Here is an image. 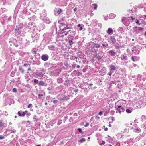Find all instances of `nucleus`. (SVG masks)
<instances>
[{
    "instance_id": "obj_40",
    "label": "nucleus",
    "mask_w": 146,
    "mask_h": 146,
    "mask_svg": "<svg viewBox=\"0 0 146 146\" xmlns=\"http://www.w3.org/2000/svg\"><path fill=\"white\" fill-rule=\"evenodd\" d=\"M108 129L107 128H104V131H106L108 130Z\"/></svg>"
},
{
    "instance_id": "obj_55",
    "label": "nucleus",
    "mask_w": 146,
    "mask_h": 146,
    "mask_svg": "<svg viewBox=\"0 0 146 146\" xmlns=\"http://www.w3.org/2000/svg\"><path fill=\"white\" fill-rule=\"evenodd\" d=\"M100 113H100V111L98 113V114L100 115Z\"/></svg>"
},
{
    "instance_id": "obj_38",
    "label": "nucleus",
    "mask_w": 146,
    "mask_h": 146,
    "mask_svg": "<svg viewBox=\"0 0 146 146\" xmlns=\"http://www.w3.org/2000/svg\"><path fill=\"white\" fill-rule=\"evenodd\" d=\"M111 122H109V127H111Z\"/></svg>"
},
{
    "instance_id": "obj_14",
    "label": "nucleus",
    "mask_w": 146,
    "mask_h": 146,
    "mask_svg": "<svg viewBox=\"0 0 146 146\" xmlns=\"http://www.w3.org/2000/svg\"><path fill=\"white\" fill-rule=\"evenodd\" d=\"M86 140L84 138H82L80 140V141L81 142H84Z\"/></svg>"
},
{
    "instance_id": "obj_13",
    "label": "nucleus",
    "mask_w": 146,
    "mask_h": 146,
    "mask_svg": "<svg viewBox=\"0 0 146 146\" xmlns=\"http://www.w3.org/2000/svg\"><path fill=\"white\" fill-rule=\"evenodd\" d=\"M44 84V82L42 81H40L39 82V83L38 84V85L39 86H43Z\"/></svg>"
},
{
    "instance_id": "obj_22",
    "label": "nucleus",
    "mask_w": 146,
    "mask_h": 146,
    "mask_svg": "<svg viewBox=\"0 0 146 146\" xmlns=\"http://www.w3.org/2000/svg\"><path fill=\"white\" fill-rule=\"evenodd\" d=\"M4 136L5 135L3 136L1 135H0V139H4L5 138Z\"/></svg>"
},
{
    "instance_id": "obj_64",
    "label": "nucleus",
    "mask_w": 146,
    "mask_h": 146,
    "mask_svg": "<svg viewBox=\"0 0 146 146\" xmlns=\"http://www.w3.org/2000/svg\"><path fill=\"white\" fill-rule=\"evenodd\" d=\"M145 34L146 35V32L145 33Z\"/></svg>"
},
{
    "instance_id": "obj_58",
    "label": "nucleus",
    "mask_w": 146,
    "mask_h": 146,
    "mask_svg": "<svg viewBox=\"0 0 146 146\" xmlns=\"http://www.w3.org/2000/svg\"><path fill=\"white\" fill-rule=\"evenodd\" d=\"M36 146H40V145H36Z\"/></svg>"
},
{
    "instance_id": "obj_53",
    "label": "nucleus",
    "mask_w": 146,
    "mask_h": 146,
    "mask_svg": "<svg viewBox=\"0 0 146 146\" xmlns=\"http://www.w3.org/2000/svg\"><path fill=\"white\" fill-rule=\"evenodd\" d=\"M30 25H31V26H32V25H33V24L32 23H31V24H30Z\"/></svg>"
},
{
    "instance_id": "obj_19",
    "label": "nucleus",
    "mask_w": 146,
    "mask_h": 146,
    "mask_svg": "<svg viewBox=\"0 0 146 146\" xmlns=\"http://www.w3.org/2000/svg\"><path fill=\"white\" fill-rule=\"evenodd\" d=\"M78 130L79 131V132H80V133H81L82 134H83L84 133V132L82 131V129L81 128H78Z\"/></svg>"
},
{
    "instance_id": "obj_56",
    "label": "nucleus",
    "mask_w": 146,
    "mask_h": 146,
    "mask_svg": "<svg viewBox=\"0 0 146 146\" xmlns=\"http://www.w3.org/2000/svg\"><path fill=\"white\" fill-rule=\"evenodd\" d=\"M24 71L23 70H22V73H23Z\"/></svg>"
},
{
    "instance_id": "obj_48",
    "label": "nucleus",
    "mask_w": 146,
    "mask_h": 146,
    "mask_svg": "<svg viewBox=\"0 0 146 146\" xmlns=\"http://www.w3.org/2000/svg\"><path fill=\"white\" fill-rule=\"evenodd\" d=\"M92 85H93V84H89V86H89V87H91V86H92Z\"/></svg>"
},
{
    "instance_id": "obj_23",
    "label": "nucleus",
    "mask_w": 146,
    "mask_h": 146,
    "mask_svg": "<svg viewBox=\"0 0 146 146\" xmlns=\"http://www.w3.org/2000/svg\"><path fill=\"white\" fill-rule=\"evenodd\" d=\"M136 47L134 46V47H133V49L132 50V52L135 51H136Z\"/></svg>"
},
{
    "instance_id": "obj_4",
    "label": "nucleus",
    "mask_w": 146,
    "mask_h": 146,
    "mask_svg": "<svg viewBox=\"0 0 146 146\" xmlns=\"http://www.w3.org/2000/svg\"><path fill=\"white\" fill-rule=\"evenodd\" d=\"M143 29V28L142 27H138V29H137V27H134L133 28V29L134 30V32H135V33H137V32H136L137 30H138V31H139L140 30H142Z\"/></svg>"
},
{
    "instance_id": "obj_11",
    "label": "nucleus",
    "mask_w": 146,
    "mask_h": 146,
    "mask_svg": "<svg viewBox=\"0 0 146 146\" xmlns=\"http://www.w3.org/2000/svg\"><path fill=\"white\" fill-rule=\"evenodd\" d=\"M141 131V129H135L134 130V131L137 133L140 132Z\"/></svg>"
},
{
    "instance_id": "obj_52",
    "label": "nucleus",
    "mask_w": 146,
    "mask_h": 146,
    "mask_svg": "<svg viewBox=\"0 0 146 146\" xmlns=\"http://www.w3.org/2000/svg\"><path fill=\"white\" fill-rule=\"evenodd\" d=\"M111 74H112L111 73H110L109 74V75L110 76H111Z\"/></svg>"
},
{
    "instance_id": "obj_57",
    "label": "nucleus",
    "mask_w": 146,
    "mask_h": 146,
    "mask_svg": "<svg viewBox=\"0 0 146 146\" xmlns=\"http://www.w3.org/2000/svg\"><path fill=\"white\" fill-rule=\"evenodd\" d=\"M116 113H119V111H118L117 110V111H116Z\"/></svg>"
},
{
    "instance_id": "obj_10",
    "label": "nucleus",
    "mask_w": 146,
    "mask_h": 146,
    "mask_svg": "<svg viewBox=\"0 0 146 146\" xmlns=\"http://www.w3.org/2000/svg\"><path fill=\"white\" fill-rule=\"evenodd\" d=\"M62 11V10L61 8H59L57 10V12L58 15H59Z\"/></svg>"
},
{
    "instance_id": "obj_51",
    "label": "nucleus",
    "mask_w": 146,
    "mask_h": 146,
    "mask_svg": "<svg viewBox=\"0 0 146 146\" xmlns=\"http://www.w3.org/2000/svg\"><path fill=\"white\" fill-rule=\"evenodd\" d=\"M45 105H47V102H45Z\"/></svg>"
},
{
    "instance_id": "obj_31",
    "label": "nucleus",
    "mask_w": 146,
    "mask_h": 146,
    "mask_svg": "<svg viewBox=\"0 0 146 146\" xmlns=\"http://www.w3.org/2000/svg\"><path fill=\"white\" fill-rule=\"evenodd\" d=\"M89 125V123H87L86 125H84L85 127H87Z\"/></svg>"
},
{
    "instance_id": "obj_5",
    "label": "nucleus",
    "mask_w": 146,
    "mask_h": 146,
    "mask_svg": "<svg viewBox=\"0 0 146 146\" xmlns=\"http://www.w3.org/2000/svg\"><path fill=\"white\" fill-rule=\"evenodd\" d=\"M106 32L109 35L112 34L113 33V30L112 28H109L107 30Z\"/></svg>"
},
{
    "instance_id": "obj_9",
    "label": "nucleus",
    "mask_w": 146,
    "mask_h": 146,
    "mask_svg": "<svg viewBox=\"0 0 146 146\" xmlns=\"http://www.w3.org/2000/svg\"><path fill=\"white\" fill-rule=\"evenodd\" d=\"M110 68L111 70H116V68L113 65H111L110 66Z\"/></svg>"
},
{
    "instance_id": "obj_27",
    "label": "nucleus",
    "mask_w": 146,
    "mask_h": 146,
    "mask_svg": "<svg viewBox=\"0 0 146 146\" xmlns=\"http://www.w3.org/2000/svg\"><path fill=\"white\" fill-rule=\"evenodd\" d=\"M57 102H58L57 100H53V102L55 104V103H56Z\"/></svg>"
},
{
    "instance_id": "obj_3",
    "label": "nucleus",
    "mask_w": 146,
    "mask_h": 146,
    "mask_svg": "<svg viewBox=\"0 0 146 146\" xmlns=\"http://www.w3.org/2000/svg\"><path fill=\"white\" fill-rule=\"evenodd\" d=\"M48 58V56L47 55H42L41 57V59L44 61H46Z\"/></svg>"
},
{
    "instance_id": "obj_50",
    "label": "nucleus",
    "mask_w": 146,
    "mask_h": 146,
    "mask_svg": "<svg viewBox=\"0 0 146 146\" xmlns=\"http://www.w3.org/2000/svg\"><path fill=\"white\" fill-rule=\"evenodd\" d=\"M34 117H36V116H34V118H33V119H35V120H36V118H34Z\"/></svg>"
},
{
    "instance_id": "obj_26",
    "label": "nucleus",
    "mask_w": 146,
    "mask_h": 146,
    "mask_svg": "<svg viewBox=\"0 0 146 146\" xmlns=\"http://www.w3.org/2000/svg\"><path fill=\"white\" fill-rule=\"evenodd\" d=\"M12 91L13 92H17V89L15 88H14L13 89Z\"/></svg>"
},
{
    "instance_id": "obj_15",
    "label": "nucleus",
    "mask_w": 146,
    "mask_h": 146,
    "mask_svg": "<svg viewBox=\"0 0 146 146\" xmlns=\"http://www.w3.org/2000/svg\"><path fill=\"white\" fill-rule=\"evenodd\" d=\"M92 5L94 6V8L95 9H96L97 8V5L96 4H93Z\"/></svg>"
},
{
    "instance_id": "obj_42",
    "label": "nucleus",
    "mask_w": 146,
    "mask_h": 146,
    "mask_svg": "<svg viewBox=\"0 0 146 146\" xmlns=\"http://www.w3.org/2000/svg\"><path fill=\"white\" fill-rule=\"evenodd\" d=\"M77 9L76 8H75L74 9V11H77Z\"/></svg>"
},
{
    "instance_id": "obj_35",
    "label": "nucleus",
    "mask_w": 146,
    "mask_h": 146,
    "mask_svg": "<svg viewBox=\"0 0 146 146\" xmlns=\"http://www.w3.org/2000/svg\"><path fill=\"white\" fill-rule=\"evenodd\" d=\"M74 91L75 92H76L78 91V89H76L74 90Z\"/></svg>"
},
{
    "instance_id": "obj_25",
    "label": "nucleus",
    "mask_w": 146,
    "mask_h": 146,
    "mask_svg": "<svg viewBox=\"0 0 146 146\" xmlns=\"http://www.w3.org/2000/svg\"><path fill=\"white\" fill-rule=\"evenodd\" d=\"M38 80L36 79H35L34 80V82L35 83H38Z\"/></svg>"
},
{
    "instance_id": "obj_46",
    "label": "nucleus",
    "mask_w": 146,
    "mask_h": 146,
    "mask_svg": "<svg viewBox=\"0 0 146 146\" xmlns=\"http://www.w3.org/2000/svg\"><path fill=\"white\" fill-rule=\"evenodd\" d=\"M25 113V114H26L28 112V111L27 110H26L24 112Z\"/></svg>"
},
{
    "instance_id": "obj_17",
    "label": "nucleus",
    "mask_w": 146,
    "mask_h": 146,
    "mask_svg": "<svg viewBox=\"0 0 146 146\" xmlns=\"http://www.w3.org/2000/svg\"><path fill=\"white\" fill-rule=\"evenodd\" d=\"M126 111L127 113H130L131 112V111L129 109L126 110Z\"/></svg>"
},
{
    "instance_id": "obj_61",
    "label": "nucleus",
    "mask_w": 146,
    "mask_h": 146,
    "mask_svg": "<svg viewBox=\"0 0 146 146\" xmlns=\"http://www.w3.org/2000/svg\"><path fill=\"white\" fill-rule=\"evenodd\" d=\"M110 146H112V145L111 144L110 145Z\"/></svg>"
},
{
    "instance_id": "obj_1",
    "label": "nucleus",
    "mask_w": 146,
    "mask_h": 146,
    "mask_svg": "<svg viewBox=\"0 0 146 146\" xmlns=\"http://www.w3.org/2000/svg\"><path fill=\"white\" fill-rule=\"evenodd\" d=\"M115 108L119 111V113L121 114V112H123L125 109L121 105H115Z\"/></svg>"
},
{
    "instance_id": "obj_8",
    "label": "nucleus",
    "mask_w": 146,
    "mask_h": 146,
    "mask_svg": "<svg viewBox=\"0 0 146 146\" xmlns=\"http://www.w3.org/2000/svg\"><path fill=\"white\" fill-rule=\"evenodd\" d=\"M106 69L105 67H103L102 70V71L101 72V75H104L106 72Z\"/></svg>"
},
{
    "instance_id": "obj_36",
    "label": "nucleus",
    "mask_w": 146,
    "mask_h": 146,
    "mask_svg": "<svg viewBox=\"0 0 146 146\" xmlns=\"http://www.w3.org/2000/svg\"><path fill=\"white\" fill-rule=\"evenodd\" d=\"M38 96L39 97H40L41 96H43V95L42 94H38Z\"/></svg>"
},
{
    "instance_id": "obj_33",
    "label": "nucleus",
    "mask_w": 146,
    "mask_h": 146,
    "mask_svg": "<svg viewBox=\"0 0 146 146\" xmlns=\"http://www.w3.org/2000/svg\"><path fill=\"white\" fill-rule=\"evenodd\" d=\"M32 105L31 104H29L27 106L28 108H30L32 106Z\"/></svg>"
},
{
    "instance_id": "obj_21",
    "label": "nucleus",
    "mask_w": 146,
    "mask_h": 146,
    "mask_svg": "<svg viewBox=\"0 0 146 146\" xmlns=\"http://www.w3.org/2000/svg\"><path fill=\"white\" fill-rule=\"evenodd\" d=\"M70 27H68V25H66V27H65L63 29V30H66V29H70Z\"/></svg>"
},
{
    "instance_id": "obj_20",
    "label": "nucleus",
    "mask_w": 146,
    "mask_h": 146,
    "mask_svg": "<svg viewBox=\"0 0 146 146\" xmlns=\"http://www.w3.org/2000/svg\"><path fill=\"white\" fill-rule=\"evenodd\" d=\"M136 21H135V22L136 24H137L138 25H141V23H139L138 20L137 19H136Z\"/></svg>"
},
{
    "instance_id": "obj_44",
    "label": "nucleus",
    "mask_w": 146,
    "mask_h": 146,
    "mask_svg": "<svg viewBox=\"0 0 146 146\" xmlns=\"http://www.w3.org/2000/svg\"><path fill=\"white\" fill-rule=\"evenodd\" d=\"M131 18L132 20H133L135 19V18L133 17H132V16L131 17Z\"/></svg>"
},
{
    "instance_id": "obj_28",
    "label": "nucleus",
    "mask_w": 146,
    "mask_h": 146,
    "mask_svg": "<svg viewBox=\"0 0 146 146\" xmlns=\"http://www.w3.org/2000/svg\"><path fill=\"white\" fill-rule=\"evenodd\" d=\"M69 44L70 45H71L73 44V43L72 40L69 42Z\"/></svg>"
},
{
    "instance_id": "obj_34",
    "label": "nucleus",
    "mask_w": 146,
    "mask_h": 146,
    "mask_svg": "<svg viewBox=\"0 0 146 146\" xmlns=\"http://www.w3.org/2000/svg\"><path fill=\"white\" fill-rule=\"evenodd\" d=\"M25 114L24 112H23L22 114V116H25Z\"/></svg>"
},
{
    "instance_id": "obj_2",
    "label": "nucleus",
    "mask_w": 146,
    "mask_h": 146,
    "mask_svg": "<svg viewBox=\"0 0 146 146\" xmlns=\"http://www.w3.org/2000/svg\"><path fill=\"white\" fill-rule=\"evenodd\" d=\"M109 42L112 44H115L116 42V41L114 37L112 36H110V40Z\"/></svg>"
},
{
    "instance_id": "obj_18",
    "label": "nucleus",
    "mask_w": 146,
    "mask_h": 146,
    "mask_svg": "<svg viewBox=\"0 0 146 146\" xmlns=\"http://www.w3.org/2000/svg\"><path fill=\"white\" fill-rule=\"evenodd\" d=\"M67 98V97L66 96H64L62 98L60 99L61 100H66V99Z\"/></svg>"
},
{
    "instance_id": "obj_41",
    "label": "nucleus",
    "mask_w": 146,
    "mask_h": 146,
    "mask_svg": "<svg viewBox=\"0 0 146 146\" xmlns=\"http://www.w3.org/2000/svg\"><path fill=\"white\" fill-rule=\"evenodd\" d=\"M83 29V28L82 27H80L79 28V30H81Z\"/></svg>"
},
{
    "instance_id": "obj_37",
    "label": "nucleus",
    "mask_w": 146,
    "mask_h": 146,
    "mask_svg": "<svg viewBox=\"0 0 146 146\" xmlns=\"http://www.w3.org/2000/svg\"><path fill=\"white\" fill-rule=\"evenodd\" d=\"M98 115H96V118L97 119H99V117H98Z\"/></svg>"
},
{
    "instance_id": "obj_62",
    "label": "nucleus",
    "mask_w": 146,
    "mask_h": 146,
    "mask_svg": "<svg viewBox=\"0 0 146 146\" xmlns=\"http://www.w3.org/2000/svg\"><path fill=\"white\" fill-rule=\"evenodd\" d=\"M67 33H66V34H65V35H67Z\"/></svg>"
},
{
    "instance_id": "obj_7",
    "label": "nucleus",
    "mask_w": 146,
    "mask_h": 146,
    "mask_svg": "<svg viewBox=\"0 0 146 146\" xmlns=\"http://www.w3.org/2000/svg\"><path fill=\"white\" fill-rule=\"evenodd\" d=\"M109 53L112 56H115L116 54V52H114L113 50H110L109 52Z\"/></svg>"
},
{
    "instance_id": "obj_32",
    "label": "nucleus",
    "mask_w": 146,
    "mask_h": 146,
    "mask_svg": "<svg viewBox=\"0 0 146 146\" xmlns=\"http://www.w3.org/2000/svg\"><path fill=\"white\" fill-rule=\"evenodd\" d=\"M105 142L103 141H102V143H101V145H104L105 143Z\"/></svg>"
},
{
    "instance_id": "obj_39",
    "label": "nucleus",
    "mask_w": 146,
    "mask_h": 146,
    "mask_svg": "<svg viewBox=\"0 0 146 146\" xmlns=\"http://www.w3.org/2000/svg\"><path fill=\"white\" fill-rule=\"evenodd\" d=\"M29 65V64H24V66H26L27 65ZM29 65H30V64H29Z\"/></svg>"
},
{
    "instance_id": "obj_43",
    "label": "nucleus",
    "mask_w": 146,
    "mask_h": 146,
    "mask_svg": "<svg viewBox=\"0 0 146 146\" xmlns=\"http://www.w3.org/2000/svg\"><path fill=\"white\" fill-rule=\"evenodd\" d=\"M31 70V67H29V68H28V71H29L30 70Z\"/></svg>"
},
{
    "instance_id": "obj_45",
    "label": "nucleus",
    "mask_w": 146,
    "mask_h": 146,
    "mask_svg": "<svg viewBox=\"0 0 146 146\" xmlns=\"http://www.w3.org/2000/svg\"><path fill=\"white\" fill-rule=\"evenodd\" d=\"M14 45L16 47H17L18 46V45L17 44H15Z\"/></svg>"
},
{
    "instance_id": "obj_12",
    "label": "nucleus",
    "mask_w": 146,
    "mask_h": 146,
    "mask_svg": "<svg viewBox=\"0 0 146 146\" xmlns=\"http://www.w3.org/2000/svg\"><path fill=\"white\" fill-rule=\"evenodd\" d=\"M140 52L139 50H138V49H136V51L134 52V53L135 54L137 55Z\"/></svg>"
},
{
    "instance_id": "obj_29",
    "label": "nucleus",
    "mask_w": 146,
    "mask_h": 146,
    "mask_svg": "<svg viewBox=\"0 0 146 146\" xmlns=\"http://www.w3.org/2000/svg\"><path fill=\"white\" fill-rule=\"evenodd\" d=\"M18 114L19 115L20 117L22 116V114H21V113L19 111H18Z\"/></svg>"
},
{
    "instance_id": "obj_6",
    "label": "nucleus",
    "mask_w": 146,
    "mask_h": 146,
    "mask_svg": "<svg viewBox=\"0 0 146 146\" xmlns=\"http://www.w3.org/2000/svg\"><path fill=\"white\" fill-rule=\"evenodd\" d=\"M120 58L122 60H126L128 59V57L126 55H122Z\"/></svg>"
},
{
    "instance_id": "obj_24",
    "label": "nucleus",
    "mask_w": 146,
    "mask_h": 146,
    "mask_svg": "<svg viewBox=\"0 0 146 146\" xmlns=\"http://www.w3.org/2000/svg\"><path fill=\"white\" fill-rule=\"evenodd\" d=\"M108 45V44L107 43H104V44H102V46L104 47H106Z\"/></svg>"
},
{
    "instance_id": "obj_49",
    "label": "nucleus",
    "mask_w": 146,
    "mask_h": 146,
    "mask_svg": "<svg viewBox=\"0 0 146 146\" xmlns=\"http://www.w3.org/2000/svg\"><path fill=\"white\" fill-rule=\"evenodd\" d=\"M80 26H81V25H80V24H78V27H80Z\"/></svg>"
},
{
    "instance_id": "obj_30",
    "label": "nucleus",
    "mask_w": 146,
    "mask_h": 146,
    "mask_svg": "<svg viewBox=\"0 0 146 146\" xmlns=\"http://www.w3.org/2000/svg\"><path fill=\"white\" fill-rule=\"evenodd\" d=\"M131 59L133 61V62H135V58L134 57V56H132V57H131Z\"/></svg>"
},
{
    "instance_id": "obj_47",
    "label": "nucleus",
    "mask_w": 146,
    "mask_h": 146,
    "mask_svg": "<svg viewBox=\"0 0 146 146\" xmlns=\"http://www.w3.org/2000/svg\"><path fill=\"white\" fill-rule=\"evenodd\" d=\"M77 67L78 68H80V66L79 65H78L77 66Z\"/></svg>"
},
{
    "instance_id": "obj_60",
    "label": "nucleus",
    "mask_w": 146,
    "mask_h": 146,
    "mask_svg": "<svg viewBox=\"0 0 146 146\" xmlns=\"http://www.w3.org/2000/svg\"><path fill=\"white\" fill-rule=\"evenodd\" d=\"M132 41H134V39H132Z\"/></svg>"
},
{
    "instance_id": "obj_16",
    "label": "nucleus",
    "mask_w": 146,
    "mask_h": 146,
    "mask_svg": "<svg viewBox=\"0 0 146 146\" xmlns=\"http://www.w3.org/2000/svg\"><path fill=\"white\" fill-rule=\"evenodd\" d=\"M115 48L116 49H120L121 48L120 46H119L118 45H115Z\"/></svg>"
},
{
    "instance_id": "obj_54",
    "label": "nucleus",
    "mask_w": 146,
    "mask_h": 146,
    "mask_svg": "<svg viewBox=\"0 0 146 146\" xmlns=\"http://www.w3.org/2000/svg\"><path fill=\"white\" fill-rule=\"evenodd\" d=\"M34 54H35V53H36V51H34Z\"/></svg>"
},
{
    "instance_id": "obj_63",
    "label": "nucleus",
    "mask_w": 146,
    "mask_h": 146,
    "mask_svg": "<svg viewBox=\"0 0 146 146\" xmlns=\"http://www.w3.org/2000/svg\"><path fill=\"white\" fill-rule=\"evenodd\" d=\"M101 114H102V111H101Z\"/></svg>"
},
{
    "instance_id": "obj_59",
    "label": "nucleus",
    "mask_w": 146,
    "mask_h": 146,
    "mask_svg": "<svg viewBox=\"0 0 146 146\" xmlns=\"http://www.w3.org/2000/svg\"><path fill=\"white\" fill-rule=\"evenodd\" d=\"M15 118H16L17 117V116H15Z\"/></svg>"
}]
</instances>
